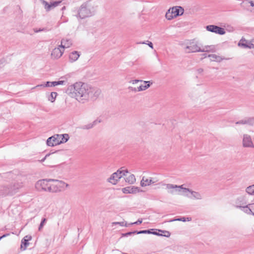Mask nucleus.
I'll return each mask as SVG.
<instances>
[{"mask_svg": "<svg viewBox=\"0 0 254 254\" xmlns=\"http://www.w3.org/2000/svg\"><path fill=\"white\" fill-rule=\"evenodd\" d=\"M165 16L168 20H171L176 17V16L172 13L171 9H169L168 11L166 12Z\"/></svg>", "mask_w": 254, "mask_h": 254, "instance_id": "31", "label": "nucleus"}, {"mask_svg": "<svg viewBox=\"0 0 254 254\" xmlns=\"http://www.w3.org/2000/svg\"><path fill=\"white\" fill-rule=\"evenodd\" d=\"M142 80H138V79H135V80H133L131 81V82L132 83V84H136L137 83H138V82H142Z\"/></svg>", "mask_w": 254, "mask_h": 254, "instance_id": "45", "label": "nucleus"}, {"mask_svg": "<svg viewBox=\"0 0 254 254\" xmlns=\"http://www.w3.org/2000/svg\"><path fill=\"white\" fill-rule=\"evenodd\" d=\"M203 71V69L202 68H198L197 70V72L198 73H201Z\"/></svg>", "mask_w": 254, "mask_h": 254, "instance_id": "49", "label": "nucleus"}, {"mask_svg": "<svg viewBox=\"0 0 254 254\" xmlns=\"http://www.w3.org/2000/svg\"><path fill=\"white\" fill-rule=\"evenodd\" d=\"M5 236H6V235H2V236L0 237V240L2 238H3L5 237Z\"/></svg>", "mask_w": 254, "mask_h": 254, "instance_id": "53", "label": "nucleus"}, {"mask_svg": "<svg viewBox=\"0 0 254 254\" xmlns=\"http://www.w3.org/2000/svg\"><path fill=\"white\" fill-rule=\"evenodd\" d=\"M251 5H252V6H253V5H254V4H253V3L252 2V1H251Z\"/></svg>", "mask_w": 254, "mask_h": 254, "instance_id": "55", "label": "nucleus"}, {"mask_svg": "<svg viewBox=\"0 0 254 254\" xmlns=\"http://www.w3.org/2000/svg\"><path fill=\"white\" fill-rule=\"evenodd\" d=\"M157 182V180H155L154 179H152L151 178V184H154V183H156Z\"/></svg>", "mask_w": 254, "mask_h": 254, "instance_id": "51", "label": "nucleus"}, {"mask_svg": "<svg viewBox=\"0 0 254 254\" xmlns=\"http://www.w3.org/2000/svg\"><path fill=\"white\" fill-rule=\"evenodd\" d=\"M68 93L79 102L84 103L89 99L96 98L101 94V90L85 83L76 82L67 88Z\"/></svg>", "mask_w": 254, "mask_h": 254, "instance_id": "1", "label": "nucleus"}, {"mask_svg": "<svg viewBox=\"0 0 254 254\" xmlns=\"http://www.w3.org/2000/svg\"><path fill=\"white\" fill-rule=\"evenodd\" d=\"M72 45V41L70 39H63L61 40L60 47L64 50L65 48L70 47Z\"/></svg>", "mask_w": 254, "mask_h": 254, "instance_id": "17", "label": "nucleus"}, {"mask_svg": "<svg viewBox=\"0 0 254 254\" xmlns=\"http://www.w3.org/2000/svg\"><path fill=\"white\" fill-rule=\"evenodd\" d=\"M206 29L207 31L218 34L219 35H224L226 32L223 28L220 27L216 25H209L206 27Z\"/></svg>", "mask_w": 254, "mask_h": 254, "instance_id": "9", "label": "nucleus"}, {"mask_svg": "<svg viewBox=\"0 0 254 254\" xmlns=\"http://www.w3.org/2000/svg\"><path fill=\"white\" fill-rule=\"evenodd\" d=\"M28 240L23 238L21 241V249L22 251L26 250L27 247L29 245Z\"/></svg>", "mask_w": 254, "mask_h": 254, "instance_id": "28", "label": "nucleus"}, {"mask_svg": "<svg viewBox=\"0 0 254 254\" xmlns=\"http://www.w3.org/2000/svg\"><path fill=\"white\" fill-rule=\"evenodd\" d=\"M142 219H138V220L137 221H136L135 222L131 223L129 225H134V224L139 225V224H140L142 223Z\"/></svg>", "mask_w": 254, "mask_h": 254, "instance_id": "43", "label": "nucleus"}, {"mask_svg": "<svg viewBox=\"0 0 254 254\" xmlns=\"http://www.w3.org/2000/svg\"><path fill=\"white\" fill-rule=\"evenodd\" d=\"M59 139L61 141V143L66 142L69 139V136L67 134H59Z\"/></svg>", "mask_w": 254, "mask_h": 254, "instance_id": "29", "label": "nucleus"}, {"mask_svg": "<svg viewBox=\"0 0 254 254\" xmlns=\"http://www.w3.org/2000/svg\"><path fill=\"white\" fill-rule=\"evenodd\" d=\"M57 96V93L55 92H51L50 96L49 97V100L51 102H54L56 99V98Z\"/></svg>", "mask_w": 254, "mask_h": 254, "instance_id": "35", "label": "nucleus"}, {"mask_svg": "<svg viewBox=\"0 0 254 254\" xmlns=\"http://www.w3.org/2000/svg\"><path fill=\"white\" fill-rule=\"evenodd\" d=\"M43 3L44 5L45 8L47 11H50L51 9V5L48 2L44 0Z\"/></svg>", "mask_w": 254, "mask_h": 254, "instance_id": "37", "label": "nucleus"}, {"mask_svg": "<svg viewBox=\"0 0 254 254\" xmlns=\"http://www.w3.org/2000/svg\"><path fill=\"white\" fill-rule=\"evenodd\" d=\"M179 187H181V188H179L180 189V190L179 189V190H178V192L179 194L184 195L185 196L191 198V197L189 196L188 194H187V192H188L190 193L191 191V190L188 188H184L183 185L179 186Z\"/></svg>", "mask_w": 254, "mask_h": 254, "instance_id": "19", "label": "nucleus"}, {"mask_svg": "<svg viewBox=\"0 0 254 254\" xmlns=\"http://www.w3.org/2000/svg\"><path fill=\"white\" fill-rule=\"evenodd\" d=\"M64 50L59 46L58 47L54 48L51 54V59L53 60H58L60 59L64 53Z\"/></svg>", "mask_w": 254, "mask_h": 254, "instance_id": "10", "label": "nucleus"}, {"mask_svg": "<svg viewBox=\"0 0 254 254\" xmlns=\"http://www.w3.org/2000/svg\"><path fill=\"white\" fill-rule=\"evenodd\" d=\"M241 199H243V198L238 197L236 200V207L237 208H240L243 211H244L246 213L253 214V209H252V206L254 205V203H250L248 204H246L245 205H241V204H240V205H239L238 201H239Z\"/></svg>", "mask_w": 254, "mask_h": 254, "instance_id": "7", "label": "nucleus"}, {"mask_svg": "<svg viewBox=\"0 0 254 254\" xmlns=\"http://www.w3.org/2000/svg\"><path fill=\"white\" fill-rule=\"evenodd\" d=\"M157 230L154 229V230H153V231H151V234H153V235H157V236H163V234H160V233H158V232L156 231ZM158 231H159V232H163V233H167V235H164V236H165V237H169V236H170V233H169V232H168V231H162V230H159Z\"/></svg>", "mask_w": 254, "mask_h": 254, "instance_id": "27", "label": "nucleus"}, {"mask_svg": "<svg viewBox=\"0 0 254 254\" xmlns=\"http://www.w3.org/2000/svg\"><path fill=\"white\" fill-rule=\"evenodd\" d=\"M171 10L176 17L180 15H182L184 11V9L181 7H179V8L177 7H173Z\"/></svg>", "mask_w": 254, "mask_h": 254, "instance_id": "23", "label": "nucleus"}, {"mask_svg": "<svg viewBox=\"0 0 254 254\" xmlns=\"http://www.w3.org/2000/svg\"><path fill=\"white\" fill-rule=\"evenodd\" d=\"M208 57L210 58L211 61L221 62L223 60H227L228 59H226L221 56L216 55L215 54H210L208 55Z\"/></svg>", "mask_w": 254, "mask_h": 254, "instance_id": "18", "label": "nucleus"}, {"mask_svg": "<svg viewBox=\"0 0 254 254\" xmlns=\"http://www.w3.org/2000/svg\"><path fill=\"white\" fill-rule=\"evenodd\" d=\"M24 239H26V240H28V241L31 240L32 239V237L31 236H26L24 238Z\"/></svg>", "mask_w": 254, "mask_h": 254, "instance_id": "50", "label": "nucleus"}, {"mask_svg": "<svg viewBox=\"0 0 254 254\" xmlns=\"http://www.w3.org/2000/svg\"><path fill=\"white\" fill-rule=\"evenodd\" d=\"M144 83L145 84L144 85H141L139 86V87H138L137 89H136L135 88H133V87H129V88H131V90L132 91H134L135 92L143 91V90H145L147 89V88H148L150 86L151 84L152 83L149 81H144Z\"/></svg>", "mask_w": 254, "mask_h": 254, "instance_id": "16", "label": "nucleus"}, {"mask_svg": "<svg viewBox=\"0 0 254 254\" xmlns=\"http://www.w3.org/2000/svg\"><path fill=\"white\" fill-rule=\"evenodd\" d=\"M190 193L192 195V197L194 199H201L202 198L201 194L198 192L194 191L191 190Z\"/></svg>", "mask_w": 254, "mask_h": 254, "instance_id": "30", "label": "nucleus"}, {"mask_svg": "<svg viewBox=\"0 0 254 254\" xmlns=\"http://www.w3.org/2000/svg\"><path fill=\"white\" fill-rule=\"evenodd\" d=\"M163 185L166 186V189L168 190V193L171 194H174L175 192H178V190H179L180 189L179 188H181V187H179V186L171 184H163Z\"/></svg>", "mask_w": 254, "mask_h": 254, "instance_id": "15", "label": "nucleus"}, {"mask_svg": "<svg viewBox=\"0 0 254 254\" xmlns=\"http://www.w3.org/2000/svg\"><path fill=\"white\" fill-rule=\"evenodd\" d=\"M252 209H253V215H254V205L252 206Z\"/></svg>", "mask_w": 254, "mask_h": 254, "instance_id": "52", "label": "nucleus"}, {"mask_svg": "<svg viewBox=\"0 0 254 254\" xmlns=\"http://www.w3.org/2000/svg\"><path fill=\"white\" fill-rule=\"evenodd\" d=\"M151 184V178H146L143 177L140 182L142 187H145Z\"/></svg>", "mask_w": 254, "mask_h": 254, "instance_id": "26", "label": "nucleus"}, {"mask_svg": "<svg viewBox=\"0 0 254 254\" xmlns=\"http://www.w3.org/2000/svg\"><path fill=\"white\" fill-rule=\"evenodd\" d=\"M46 221H47V219L46 218H43L42 220V221L41 222V223H40V225L39 226V228H38V230L39 231H42V230L43 229V226L44 225V224L46 222Z\"/></svg>", "mask_w": 254, "mask_h": 254, "instance_id": "39", "label": "nucleus"}, {"mask_svg": "<svg viewBox=\"0 0 254 254\" xmlns=\"http://www.w3.org/2000/svg\"><path fill=\"white\" fill-rule=\"evenodd\" d=\"M61 3V1H56L53 2H51L50 5H51V9L57 6Z\"/></svg>", "mask_w": 254, "mask_h": 254, "instance_id": "40", "label": "nucleus"}, {"mask_svg": "<svg viewBox=\"0 0 254 254\" xmlns=\"http://www.w3.org/2000/svg\"><path fill=\"white\" fill-rule=\"evenodd\" d=\"M95 12V9L90 1L83 3L78 10L77 16L81 19L90 17Z\"/></svg>", "mask_w": 254, "mask_h": 254, "instance_id": "2", "label": "nucleus"}, {"mask_svg": "<svg viewBox=\"0 0 254 254\" xmlns=\"http://www.w3.org/2000/svg\"><path fill=\"white\" fill-rule=\"evenodd\" d=\"M187 219V221H190L191 220V218L190 217H181L178 219H176L175 220H174L173 221H183V222H186ZM173 220H171L172 221Z\"/></svg>", "mask_w": 254, "mask_h": 254, "instance_id": "38", "label": "nucleus"}, {"mask_svg": "<svg viewBox=\"0 0 254 254\" xmlns=\"http://www.w3.org/2000/svg\"><path fill=\"white\" fill-rule=\"evenodd\" d=\"M246 191L249 194L254 195V185L248 187L246 189Z\"/></svg>", "mask_w": 254, "mask_h": 254, "instance_id": "33", "label": "nucleus"}, {"mask_svg": "<svg viewBox=\"0 0 254 254\" xmlns=\"http://www.w3.org/2000/svg\"><path fill=\"white\" fill-rule=\"evenodd\" d=\"M215 51V48L214 46H200V52H214Z\"/></svg>", "mask_w": 254, "mask_h": 254, "instance_id": "20", "label": "nucleus"}, {"mask_svg": "<svg viewBox=\"0 0 254 254\" xmlns=\"http://www.w3.org/2000/svg\"><path fill=\"white\" fill-rule=\"evenodd\" d=\"M51 182L49 179L41 180L36 183L35 187L39 190H44L50 192Z\"/></svg>", "mask_w": 254, "mask_h": 254, "instance_id": "6", "label": "nucleus"}, {"mask_svg": "<svg viewBox=\"0 0 254 254\" xmlns=\"http://www.w3.org/2000/svg\"><path fill=\"white\" fill-rule=\"evenodd\" d=\"M183 46L186 53L200 52V44L195 42L194 40L189 41L187 43L183 44Z\"/></svg>", "mask_w": 254, "mask_h": 254, "instance_id": "4", "label": "nucleus"}, {"mask_svg": "<svg viewBox=\"0 0 254 254\" xmlns=\"http://www.w3.org/2000/svg\"><path fill=\"white\" fill-rule=\"evenodd\" d=\"M243 199H241L239 201H238V204H241V205H245L247 204V202L245 200L244 197H242Z\"/></svg>", "mask_w": 254, "mask_h": 254, "instance_id": "42", "label": "nucleus"}, {"mask_svg": "<svg viewBox=\"0 0 254 254\" xmlns=\"http://www.w3.org/2000/svg\"><path fill=\"white\" fill-rule=\"evenodd\" d=\"M65 83L64 81L60 80L58 81H47L45 84H42L40 85H38L34 87V88H35L37 87H53L59 85H63Z\"/></svg>", "mask_w": 254, "mask_h": 254, "instance_id": "12", "label": "nucleus"}, {"mask_svg": "<svg viewBox=\"0 0 254 254\" xmlns=\"http://www.w3.org/2000/svg\"><path fill=\"white\" fill-rule=\"evenodd\" d=\"M235 124L236 125H249L252 126L254 124V118H245L243 120L236 122Z\"/></svg>", "mask_w": 254, "mask_h": 254, "instance_id": "14", "label": "nucleus"}, {"mask_svg": "<svg viewBox=\"0 0 254 254\" xmlns=\"http://www.w3.org/2000/svg\"><path fill=\"white\" fill-rule=\"evenodd\" d=\"M127 174H126V176H125L126 178H125L126 182L129 184H133L135 182L134 175L133 174H129L127 176Z\"/></svg>", "mask_w": 254, "mask_h": 254, "instance_id": "25", "label": "nucleus"}, {"mask_svg": "<svg viewBox=\"0 0 254 254\" xmlns=\"http://www.w3.org/2000/svg\"><path fill=\"white\" fill-rule=\"evenodd\" d=\"M80 56L79 52L77 51H73L70 53L69 55V59L70 62H74L77 60Z\"/></svg>", "mask_w": 254, "mask_h": 254, "instance_id": "21", "label": "nucleus"}, {"mask_svg": "<svg viewBox=\"0 0 254 254\" xmlns=\"http://www.w3.org/2000/svg\"><path fill=\"white\" fill-rule=\"evenodd\" d=\"M51 182L50 192H59L63 191L69 187V185L64 182L56 179H49Z\"/></svg>", "mask_w": 254, "mask_h": 254, "instance_id": "3", "label": "nucleus"}, {"mask_svg": "<svg viewBox=\"0 0 254 254\" xmlns=\"http://www.w3.org/2000/svg\"><path fill=\"white\" fill-rule=\"evenodd\" d=\"M100 121H98L97 120H95L91 123L85 125H83L80 127V128L82 129H89L92 128L94 126L96 125L98 123H100Z\"/></svg>", "mask_w": 254, "mask_h": 254, "instance_id": "22", "label": "nucleus"}, {"mask_svg": "<svg viewBox=\"0 0 254 254\" xmlns=\"http://www.w3.org/2000/svg\"><path fill=\"white\" fill-rule=\"evenodd\" d=\"M139 43L143 44H147L151 49L153 48V44L152 43V42H151L149 41H146V42H140Z\"/></svg>", "mask_w": 254, "mask_h": 254, "instance_id": "41", "label": "nucleus"}, {"mask_svg": "<svg viewBox=\"0 0 254 254\" xmlns=\"http://www.w3.org/2000/svg\"><path fill=\"white\" fill-rule=\"evenodd\" d=\"M154 229H149V230H141V231H137L136 234H150L151 233V231H153Z\"/></svg>", "mask_w": 254, "mask_h": 254, "instance_id": "36", "label": "nucleus"}, {"mask_svg": "<svg viewBox=\"0 0 254 254\" xmlns=\"http://www.w3.org/2000/svg\"><path fill=\"white\" fill-rule=\"evenodd\" d=\"M0 194L2 195H11L14 194L13 190L12 189V186L9 185L1 187L0 189Z\"/></svg>", "mask_w": 254, "mask_h": 254, "instance_id": "13", "label": "nucleus"}, {"mask_svg": "<svg viewBox=\"0 0 254 254\" xmlns=\"http://www.w3.org/2000/svg\"><path fill=\"white\" fill-rule=\"evenodd\" d=\"M45 29L44 28H43V29H35L34 30L35 33H37L39 32L45 31Z\"/></svg>", "mask_w": 254, "mask_h": 254, "instance_id": "46", "label": "nucleus"}, {"mask_svg": "<svg viewBox=\"0 0 254 254\" xmlns=\"http://www.w3.org/2000/svg\"><path fill=\"white\" fill-rule=\"evenodd\" d=\"M115 224H120L121 226H125L126 227L127 226V224H126L125 225H124V222H117V223H115Z\"/></svg>", "mask_w": 254, "mask_h": 254, "instance_id": "47", "label": "nucleus"}, {"mask_svg": "<svg viewBox=\"0 0 254 254\" xmlns=\"http://www.w3.org/2000/svg\"><path fill=\"white\" fill-rule=\"evenodd\" d=\"M136 232H137V231H134L133 232H127V233H126L125 234H124V236H129V235H131V234H136Z\"/></svg>", "mask_w": 254, "mask_h": 254, "instance_id": "44", "label": "nucleus"}, {"mask_svg": "<svg viewBox=\"0 0 254 254\" xmlns=\"http://www.w3.org/2000/svg\"><path fill=\"white\" fill-rule=\"evenodd\" d=\"M10 186H12V189L14 194L18 189L22 187V183L21 182H14Z\"/></svg>", "mask_w": 254, "mask_h": 254, "instance_id": "24", "label": "nucleus"}, {"mask_svg": "<svg viewBox=\"0 0 254 254\" xmlns=\"http://www.w3.org/2000/svg\"><path fill=\"white\" fill-rule=\"evenodd\" d=\"M49 155H50V154H47V155H46V156H45V157H44L42 159H41V160H40V161H41V162H44V161L45 160V159H46V158H47L48 156H49Z\"/></svg>", "mask_w": 254, "mask_h": 254, "instance_id": "48", "label": "nucleus"}, {"mask_svg": "<svg viewBox=\"0 0 254 254\" xmlns=\"http://www.w3.org/2000/svg\"><path fill=\"white\" fill-rule=\"evenodd\" d=\"M244 41H245V40H244ZM243 40L241 39L240 42L239 43L238 45L241 46L243 47L244 48H249L250 49H251L254 47V45L253 44H250V45H248L246 44V43H244L243 42Z\"/></svg>", "mask_w": 254, "mask_h": 254, "instance_id": "32", "label": "nucleus"}, {"mask_svg": "<svg viewBox=\"0 0 254 254\" xmlns=\"http://www.w3.org/2000/svg\"><path fill=\"white\" fill-rule=\"evenodd\" d=\"M242 145L245 148H254V144L250 135L248 134H243Z\"/></svg>", "mask_w": 254, "mask_h": 254, "instance_id": "8", "label": "nucleus"}, {"mask_svg": "<svg viewBox=\"0 0 254 254\" xmlns=\"http://www.w3.org/2000/svg\"><path fill=\"white\" fill-rule=\"evenodd\" d=\"M59 134L54 135L50 137L47 140V144L49 146H54L61 143V141L59 139Z\"/></svg>", "mask_w": 254, "mask_h": 254, "instance_id": "11", "label": "nucleus"}, {"mask_svg": "<svg viewBox=\"0 0 254 254\" xmlns=\"http://www.w3.org/2000/svg\"><path fill=\"white\" fill-rule=\"evenodd\" d=\"M137 188H130V187H127V188H125L123 189V191L124 193H133L135 191V190Z\"/></svg>", "mask_w": 254, "mask_h": 254, "instance_id": "34", "label": "nucleus"}, {"mask_svg": "<svg viewBox=\"0 0 254 254\" xmlns=\"http://www.w3.org/2000/svg\"><path fill=\"white\" fill-rule=\"evenodd\" d=\"M127 170H118L116 172L114 173L110 178L108 179V182L113 185H116L118 181L123 177L126 176L128 174Z\"/></svg>", "mask_w": 254, "mask_h": 254, "instance_id": "5", "label": "nucleus"}, {"mask_svg": "<svg viewBox=\"0 0 254 254\" xmlns=\"http://www.w3.org/2000/svg\"><path fill=\"white\" fill-rule=\"evenodd\" d=\"M203 55L204 56V57H208V55H207L206 54H203Z\"/></svg>", "mask_w": 254, "mask_h": 254, "instance_id": "54", "label": "nucleus"}]
</instances>
